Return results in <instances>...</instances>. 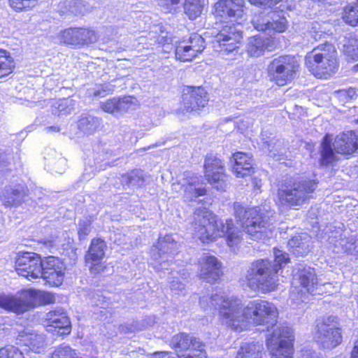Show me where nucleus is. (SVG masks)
<instances>
[{
    "label": "nucleus",
    "instance_id": "6e6d98bb",
    "mask_svg": "<svg viewBox=\"0 0 358 358\" xmlns=\"http://www.w3.org/2000/svg\"><path fill=\"white\" fill-rule=\"evenodd\" d=\"M300 358H322V357L311 349H304L301 351Z\"/></svg>",
    "mask_w": 358,
    "mask_h": 358
},
{
    "label": "nucleus",
    "instance_id": "412c9836",
    "mask_svg": "<svg viewBox=\"0 0 358 358\" xmlns=\"http://www.w3.org/2000/svg\"><path fill=\"white\" fill-rule=\"evenodd\" d=\"M176 242L171 235L159 238L156 245L152 247L150 255L153 259L160 260L166 259L173 255L176 250Z\"/></svg>",
    "mask_w": 358,
    "mask_h": 358
},
{
    "label": "nucleus",
    "instance_id": "de8ad7c7",
    "mask_svg": "<svg viewBox=\"0 0 358 358\" xmlns=\"http://www.w3.org/2000/svg\"><path fill=\"white\" fill-rule=\"evenodd\" d=\"M157 3L164 12L173 13L178 8L180 0H157Z\"/></svg>",
    "mask_w": 358,
    "mask_h": 358
},
{
    "label": "nucleus",
    "instance_id": "09e8293b",
    "mask_svg": "<svg viewBox=\"0 0 358 358\" xmlns=\"http://www.w3.org/2000/svg\"><path fill=\"white\" fill-rule=\"evenodd\" d=\"M117 98H113L107 100L105 102L101 103V109L108 113H117Z\"/></svg>",
    "mask_w": 358,
    "mask_h": 358
},
{
    "label": "nucleus",
    "instance_id": "f8f14e48",
    "mask_svg": "<svg viewBox=\"0 0 358 358\" xmlns=\"http://www.w3.org/2000/svg\"><path fill=\"white\" fill-rule=\"evenodd\" d=\"M42 260L38 255L24 252L19 255L15 261V269L17 273L28 279L39 278Z\"/></svg>",
    "mask_w": 358,
    "mask_h": 358
},
{
    "label": "nucleus",
    "instance_id": "0eeeda50",
    "mask_svg": "<svg viewBox=\"0 0 358 358\" xmlns=\"http://www.w3.org/2000/svg\"><path fill=\"white\" fill-rule=\"evenodd\" d=\"M316 188L317 182L314 180L300 178L282 184L278 194L282 203L301 206L313 197Z\"/></svg>",
    "mask_w": 358,
    "mask_h": 358
},
{
    "label": "nucleus",
    "instance_id": "8fccbe9b",
    "mask_svg": "<svg viewBox=\"0 0 358 358\" xmlns=\"http://www.w3.org/2000/svg\"><path fill=\"white\" fill-rule=\"evenodd\" d=\"M113 91V87L110 84L101 85L98 90H95L93 92V96H105L108 93Z\"/></svg>",
    "mask_w": 358,
    "mask_h": 358
},
{
    "label": "nucleus",
    "instance_id": "1a4fd4ad",
    "mask_svg": "<svg viewBox=\"0 0 358 358\" xmlns=\"http://www.w3.org/2000/svg\"><path fill=\"white\" fill-rule=\"evenodd\" d=\"M294 336L292 328H275L266 338V345L272 358H292Z\"/></svg>",
    "mask_w": 358,
    "mask_h": 358
},
{
    "label": "nucleus",
    "instance_id": "2f4dec72",
    "mask_svg": "<svg viewBox=\"0 0 358 358\" xmlns=\"http://www.w3.org/2000/svg\"><path fill=\"white\" fill-rule=\"evenodd\" d=\"M101 119L90 115H85L80 117L78 120V129L87 135L94 134L101 124Z\"/></svg>",
    "mask_w": 358,
    "mask_h": 358
},
{
    "label": "nucleus",
    "instance_id": "4c0bfd02",
    "mask_svg": "<svg viewBox=\"0 0 358 358\" xmlns=\"http://www.w3.org/2000/svg\"><path fill=\"white\" fill-rule=\"evenodd\" d=\"M201 0H185L184 10L190 20H194L201 14Z\"/></svg>",
    "mask_w": 358,
    "mask_h": 358
},
{
    "label": "nucleus",
    "instance_id": "864d4df0",
    "mask_svg": "<svg viewBox=\"0 0 358 358\" xmlns=\"http://www.w3.org/2000/svg\"><path fill=\"white\" fill-rule=\"evenodd\" d=\"M89 264H90V270L91 273L94 275L103 273L106 268L105 266L101 262V261L93 262Z\"/></svg>",
    "mask_w": 358,
    "mask_h": 358
},
{
    "label": "nucleus",
    "instance_id": "5fc2aeb1",
    "mask_svg": "<svg viewBox=\"0 0 358 358\" xmlns=\"http://www.w3.org/2000/svg\"><path fill=\"white\" fill-rule=\"evenodd\" d=\"M170 288L172 292L178 294L185 290V285L178 280H173L171 282Z\"/></svg>",
    "mask_w": 358,
    "mask_h": 358
},
{
    "label": "nucleus",
    "instance_id": "7c9ffc66",
    "mask_svg": "<svg viewBox=\"0 0 358 358\" xmlns=\"http://www.w3.org/2000/svg\"><path fill=\"white\" fill-rule=\"evenodd\" d=\"M263 345L259 342L245 343L238 350L236 358H261Z\"/></svg>",
    "mask_w": 358,
    "mask_h": 358
},
{
    "label": "nucleus",
    "instance_id": "7ed1b4c3",
    "mask_svg": "<svg viewBox=\"0 0 358 358\" xmlns=\"http://www.w3.org/2000/svg\"><path fill=\"white\" fill-rule=\"evenodd\" d=\"M289 261L288 254L275 249L273 260L260 259L253 262L245 275L248 286L263 293L275 290L278 285V272Z\"/></svg>",
    "mask_w": 358,
    "mask_h": 358
},
{
    "label": "nucleus",
    "instance_id": "c9c22d12",
    "mask_svg": "<svg viewBox=\"0 0 358 358\" xmlns=\"http://www.w3.org/2000/svg\"><path fill=\"white\" fill-rule=\"evenodd\" d=\"M122 182L129 185L141 187L145 182L143 172L140 169L133 170L122 176Z\"/></svg>",
    "mask_w": 358,
    "mask_h": 358
},
{
    "label": "nucleus",
    "instance_id": "603ef678",
    "mask_svg": "<svg viewBox=\"0 0 358 358\" xmlns=\"http://www.w3.org/2000/svg\"><path fill=\"white\" fill-rule=\"evenodd\" d=\"M251 3L264 8H272L282 0H249Z\"/></svg>",
    "mask_w": 358,
    "mask_h": 358
},
{
    "label": "nucleus",
    "instance_id": "a18cd8bd",
    "mask_svg": "<svg viewBox=\"0 0 358 358\" xmlns=\"http://www.w3.org/2000/svg\"><path fill=\"white\" fill-rule=\"evenodd\" d=\"M37 0H9L10 6L16 11H21L27 8L34 7Z\"/></svg>",
    "mask_w": 358,
    "mask_h": 358
},
{
    "label": "nucleus",
    "instance_id": "f704fd0d",
    "mask_svg": "<svg viewBox=\"0 0 358 358\" xmlns=\"http://www.w3.org/2000/svg\"><path fill=\"white\" fill-rule=\"evenodd\" d=\"M343 52L352 60H358V39L355 37H345L343 41Z\"/></svg>",
    "mask_w": 358,
    "mask_h": 358
},
{
    "label": "nucleus",
    "instance_id": "052dcab7",
    "mask_svg": "<svg viewBox=\"0 0 358 358\" xmlns=\"http://www.w3.org/2000/svg\"><path fill=\"white\" fill-rule=\"evenodd\" d=\"M338 94L341 96V97H346L347 96V92L344 90H341V91H339L338 92Z\"/></svg>",
    "mask_w": 358,
    "mask_h": 358
},
{
    "label": "nucleus",
    "instance_id": "49530a36",
    "mask_svg": "<svg viewBox=\"0 0 358 358\" xmlns=\"http://www.w3.org/2000/svg\"><path fill=\"white\" fill-rule=\"evenodd\" d=\"M91 231V220L85 217L80 220L78 223V234L80 240L85 238V237Z\"/></svg>",
    "mask_w": 358,
    "mask_h": 358
},
{
    "label": "nucleus",
    "instance_id": "13d9d810",
    "mask_svg": "<svg viewBox=\"0 0 358 358\" xmlns=\"http://www.w3.org/2000/svg\"><path fill=\"white\" fill-rule=\"evenodd\" d=\"M75 6L79 8V10H76V13L84 15L85 13L86 9L84 8V4L83 1H76L75 2Z\"/></svg>",
    "mask_w": 358,
    "mask_h": 358
},
{
    "label": "nucleus",
    "instance_id": "cd10ccee",
    "mask_svg": "<svg viewBox=\"0 0 358 358\" xmlns=\"http://www.w3.org/2000/svg\"><path fill=\"white\" fill-rule=\"evenodd\" d=\"M106 242L101 238H93L85 255L87 264L93 262L101 261L104 255L106 249Z\"/></svg>",
    "mask_w": 358,
    "mask_h": 358
},
{
    "label": "nucleus",
    "instance_id": "c03bdc74",
    "mask_svg": "<svg viewBox=\"0 0 358 358\" xmlns=\"http://www.w3.org/2000/svg\"><path fill=\"white\" fill-rule=\"evenodd\" d=\"M206 345L202 342V345L199 348H191L189 350V352L186 355H182L179 358H207V354L205 350Z\"/></svg>",
    "mask_w": 358,
    "mask_h": 358
},
{
    "label": "nucleus",
    "instance_id": "9d476101",
    "mask_svg": "<svg viewBox=\"0 0 358 358\" xmlns=\"http://www.w3.org/2000/svg\"><path fill=\"white\" fill-rule=\"evenodd\" d=\"M315 338L323 348H334L341 343V324L336 316L324 317L316 325Z\"/></svg>",
    "mask_w": 358,
    "mask_h": 358
},
{
    "label": "nucleus",
    "instance_id": "72a5a7b5",
    "mask_svg": "<svg viewBox=\"0 0 358 358\" xmlns=\"http://www.w3.org/2000/svg\"><path fill=\"white\" fill-rule=\"evenodd\" d=\"M206 189L199 182L197 179H192L185 187V198L189 201H194L199 196L206 194Z\"/></svg>",
    "mask_w": 358,
    "mask_h": 358
},
{
    "label": "nucleus",
    "instance_id": "f03ea898",
    "mask_svg": "<svg viewBox=\"0 0 358 358\" xmlns=\"http://www.w3.org/2000/svg\"><path fill=\"white\" fill-rule=\"evenodd\" d=\"M215 15L220 20H229L223 24L219 33L213 41V48L215 51L227 55L238 48L243 36L239 29L240 22L235 24L245 15L244 0H220L215 4Z\"/></svg>",
    "mask_w": 358,
    "mask_h": 358
},
{
    "label": "nucleus",
    "instance_id": "b1692460",
    "mask_svg": "<svg viewBox=\"0 0 358 358\" xmlns=\"http://www.w3.org/2000/svg\"><path fill=\"white\" fill-rule=\"evenodd\" d=\"M319 152L320 155L319 162L322 166H329L339 159L332 143V136L329 134L324 136L319 148Z\"/></svg>",
    "mask_w": 358,
    "mask_h": 358
},
{
    "label": "nucleus",
    "instance_id": "f257e3e1",
    "mask_svg": "<svg viewBox=\"0 0 358 358\" xmlns=\"http://www.w3.org/2000/svg\"><path fill=\"white\" fill-rule=\"evenodd\" d=\"M199 303L201 306L208 303L218 310L222 322L236 331L246 329L248 324L264 326L267 329L277 323L278 310L267 301L255 300L250 301L243 309L241 301L222 291H217L208 296H203Z\"/></svg>",
    "mask_w": 358,
    "mask_h": 358
},
{
    "label": "nucleus",
    "instance_id": "a211bd4d",
    "mask_svg": "<svg viewBox=\"0 0 358 358\" xmlns=\"http://www.w3.org/2000/svg\"><path fill=\"white\" fill-rule=\"evenodd\" d=\"M338 154L350 155L358 149V130H350L338 134L333 143Z\"/></svg>",
    "mask_w": 358,
    "mask_h": 358
},
{
    "label": "nucleus",
    "instance_id": "9b49d317",
    "mask_svg": "<svg viewBox=\"0 0 358 358\" xmlns=\"http://www.w3.org/2000/svg\"><path fill=\"white\" fill-rule=\"evenodd\" d=\"M31 292L22 290L15 295L0 294V308L21 314L33 308L34 298Z\"/></svg>",
    "mask_w": 358,
    "mask_h": 358
},
{
    "label": "nucleus",
    "instance_id": "39448f33",
    "mask_svg": "<svg viewBox=\"0 0 358 358\" xmlns=\"http://www.w3.org/2000/svg\"><path fill=\"white\" fill-rule=\"evenodd\" d=\"M305 65L308 71L319 78H327L338 69L337 51L329 43L320 44L307 53Z\"/></svg>",
    "mask_w": 358,
    "mask_h": 358
},
{
    "label": "nucleus",
    "instance_id": "bf43d9fd",
    "mask_svg": "<svg viewBox=\"0 0 358 358\" xmlns=\"http://www.w3.org/2000/svg\"><path fill=\"white\" fill-rule=\"evenodd\" d=\"M45 129L47 130L48 132L59 131V128L57 127H55V126L48 127L45 128Z\"/></svg>",
    "mask_w": 358,
    "mask_h": 358
},
{
    "label": "nucleus",
    "instance_id": "20e7f679",
    "mask_svg": "<svg viewBox=\"0 0 358 358\" xmlns=\"http://www.w3.org/2000/svg\"><path fill=\"white\" fill-rule=\"evenodd\" d=\"M194 230L203 242L213 241L217 237L226 236L227 244L232 247L241 241L243 234L234 227L233 220H217L212 212L206 208H199L194 213Z\"/></svg>",
    "mask_w": 358,
    "mask_h": 358
},
{
    "label": "nucleus",
    "instance_id": "0e129e2a",
    "mask_svg": "<svg viewBox=\"0 0 358 358\" xmlns=\"http://www.w3.org/2000/svg\"><path fill=\"white\" fill-rule=\"evenodd\" d=\"M356 68H358V64L355 66Z\"/></svg>",
    "mask_w": 358,
    "mask_h": 358
},
{
    "label": "nucleus",
    "instance_id": "393cba45",
    "mask_svg": "<svg viewBox=\"0 0 358 358\" xmlns=\"http://www.w3.org/2000/svg\"><path fill=\"white\" fill-rule=\"evenodd\" d=\"M235 164L233 171L238 178L250 176L253 167V159L245 153L236 152L234 155Z\"/></svg>",
    "mask_w": 358,
    "mask_h": 358
},
{
    "label": "nucleus",
    "instance_id": "4d7b16f0",
    "mask_svg": "<svg viewBox=\"0 0 358 358\" xmlns=\"http://www.w3.org/2000/svg\"><path fill=\"white\" fill-rule=\"evenodd\" d=\"M154 358H172V353L170 352H157L153 355Z\"/></svg>",
    "mask_w": 358,
    "mask_h": 358
},
{
    "label": "nucleus",
    "instance_id": "a878e982",
    "mask_svg": "<svg viewBox=\"0 0 358 358\" xmlns=\"http://www.w3.org/2000/svg\"><path fill=\"white\" fill-rule=\"evenodd\" d=\"M17 340L35 352H40L45 345L43 334L27 333L25 331L19 333Z\"/></svg>",
    "mask_w": 358,
    "mask_h": 358
},
{
    "label": "nucleus",
    "instance_id": "c85d7f7f",
    "mask_svg": "<svg viewBox=\"0 0 358 358\" xmlns=\"http://www.w3.org/2000/svg\"><path fill=\"white\" fill-rule=\"evenodd\" d=\"M25 195L26 192L23 187H13L9 186L5 187L2 199L5 206L8 207L16 206L21 203Z\"/></svg>",
    "mask_w": 358,
    "mask_h": 358
},
{
    "label": "nucleus",
    "instance_id": "ea45409f",
    "mask_svg": "<svg viewBox=\"0 0 358 358\" xmlns=\"http://www.w3.org/2000/svg\"><path fill=\"white\" fill-rule=\"evenodd\" d=\"M27 292H31V295H33L32 296L34 298V302L33 303V308L41 303L49 304L55 301V296L50 293L41 292L35 289H27Z\"/></svg>",
    "mask_w": 358,
    "mask_h": 358
},
{
    "label": "nucleus",
    "instance_id": "58836bf2",
    "mask_svg": "<svg viewBox=\"0 0 358 358\" xmlns=\"http://www.w3.org/2000/svg\"><path fill=\"white\" fill-rule=\"evenodd\" d=\"M264 149H266L273 157L282 156L286 152L285 148L282 146V143L278 139H269L268 141H264Z\"/></svg>",
    "mask_w": 358,
    "mask_h": 358
},
{
    "label": "nucleus",
    "instance_id": "ddd939ff",
    "mask_svg": "<svg viewBox=\"0 0 358 358\" xmlns=\"http://www.w3.org/2000/svg\"><path fill=\"white\" fill-rule=\"evenodd\" d=\"M39 277L52 286H59L64 280L65 267L64 264L55 257H46L42 260Z\"/></svg>",
    "mask_w": 358,
    "mask_h": 358
},
{
    "label": "nucleus",
    "instance_id": "6ab92c4d",
    "mask_svg": "<svg viewBox=\"0 0 358 358\" xmlns=\"http://www.w3.org/2000/svg\"><path fill=\"white\" fill-rule=\"evenodd\" d=\"M294 276V280H297L307 292L313 295L320 294L321 283L319 282L313 268L300 267Z\"/></svg>",
    "mask_w": 358,
    "mask_h": 358
},
{
    "label": "nucleus",
    "instance_id": "3c124183",
    "mask_svg": "<svg viewBox=\"0 0 358 358\" xmlns=\"http://www.w3.org/2000/svg\"><path fill=\"white\" fill-rule=\"evenodd\" d=\"M71 99H65L60 101L58 105V110L62 115H66L69 113L73 107L71 106Z\"/></svg>",
    "mask_w": 358,
    "mask_h": 358
},
{
    "label": "nucleus",
    "instance_id": "79ce46f5",
    "mask_svg": "<svg viewBox=\"0 0 358 358\" xmlns=\"http://www.w3.org/2000/svg\"><path fill=\"white\" fill-rule=\"evenodd\" d=\"M22 353L13 345H7L0 349V358H22Z\"/></svg>",
    "mask_w": 358,
    "mask_h": 358
},
{
    "label": "nucleus",
    "instance_id": "4be33fe9",
    "mask_svg": "<svg viewBox=\"0 0 358 358\" xmlns=\"http://www.w3.org/2000/svg\"><path fill=\"white\" fill-rule=\"evenodd\" d=\"M170 345L177 353H180L193 347L199 348L202 345V341L189 334L179 333L172 337Z\"/></svg>",
    "mask_w": 358,
    "mask_h": 358
},
{
    "label": "nucleus",
    "instance_id": "bb28decb",
    "mask_svg": "<svg viewBox=\"0 0 358 358\" xmlns=\"http://www.w3.org/2000/svg\"><path fill=\"white\" fill-rule=\"evenodd\" d=\"M310 237L306 234H298L293 236L289 241L288 245L296 256H304L310 250Z\"/></svg>",
    "mask_w": 358,
    "mask_h": 358
},
{
    "label": "nucleus",
    "instance_id": "aec40b11",
    "mask_svg": "<svg viewBox=\"0 0 358 358\" xmlns=\"http://www.w3.org/2000/svg\"><path fill=\"white\" fill-rule=\"evenodd\" d=\"M203 261L200 278L209 283L215 282L222 274L221 263L215 257L211 255L203 256Z\"/></svg>",
    "mask_w": 358,
    "mask_h": 358
},
{
    "label": "nucleus",
    "instance_id": "37998d69",
    "mask_svg": "<svg viewBox=\"0 0 358 358\" xmlns=\"http://www.w3.org/2000/svg\"><path fill=\"white\" fill-rule=\"evenodd\" d=\"M134 98L131 96H124L117 98V113L127 112L134 105Z\"/></svg>",
    "mask_w": 358,
    "mask_h": 358
},
{
    "label": "nucleus",
    "instance_id": "473e14b6",
    "mask_svg": "<svg viewBox=\"0 0 358 358\" xmlns=\"http://www.w3.org/2000/svg\"><path fill=\"white\" fill-rule=\"evenodd\" d=\"M198 55L196 50L191 48L185 41L180 42L176 48V57L182 62L192 61Z\"/></svg>",
    "mask_w": 358,
    "mask_h": 358
},
{
    "label": "nucleus",
    "instance_id": "6e6552de",
    "mask_svg": "<svg viewBox=\"0 0 358 358\" xmlns=\"http://www.w3.org/2000/svg\"><path fill=\"white\" fill-rule=\"evenodd\" d=\"M299 63L294 56L286 55L273 59L268 66L270 80L283 86L292 80L299 71Z\"/></svg>",
    "mask_w": 358,
    "mask_h": 358
},
{
    "label": "nucleus",
    "instance_id": "e433bc0d",
    "mask_svg": "<svg viewBox=\"0 0 358 358\" xmlns=\"http://www.w3.org/2000/svg\"><path fill=\"white\" fill-rule=\"evenodd\" d=\"M13 68L14 62L9 53L3 49H0V78L9 75Z\"/></svg>",
    "mask_w": 358,
    "mask_h": 358
},
{
    "label": "nucleus",
    "instance_id": "680f3d73",
    "mask_svg": "<svg viewBox=\"0 0 358 358\" xmlns=\"http://www.w3.org/2000/svg\"><path fill=\"white\" fill-rule=\"evenodd\" d=\"M167 264H168L167 262L162 261L159 264L160 268L161 269H165V268L167 269V268H166V266H165Z\"/></svg>",
    "mask_w": 358,
    "mask_h": 358
},
{
    "label": "nucleus",
    "instance_id": "f3484780",
    "mask_svg": "<svg viewBox=\"0 0 358 358\" xmlns=\"http://www.w3.org/2000/svg\"><path fill=\"white\" fill-rule=\"evenodd\" d=\"M208 99L207 92L201 87H191L182 95L183 110L187 113L196 111L206 106Z\"/></svg>",
    "mask_w": 358,
    "mask_h": 358
},
{
    "label": "nucleus",
    "instance_id": "423d86ee",
    "mask_svg": "<svg viewBox=\"0 0 358 358\" xmlns=\"http://www.w3.org/2000/svg\"><path fill=\"white\" fill-rule=\"evenodd\" d=\"M234 215L241 223L243 231L255 241L262 239L271 224L268 213L259 208H247L240 203L234 204Z\"/></svg>",
    "mask_w": 358,
    "mask_h": 358
},
{
    "label": "nucleus",
    "instance_id": "e2e57ef3",
    "mask_svg": "<svg viewBox=\"0 0 358 358\" xmlns=\"http://www.w3.org/2000/svg\"><path fill=\"white\" fill-rule=\"evenodd\" d=\"M357 244H358V242H355V245H356L355 248L358 247Z\"/></svg>",
    "mask_w": 358,
    "mask_h": 358
},
{
    "label": "nucleus",
    "instance_id": "69168bd1",
    "mask_svg": "<svg viewBox=\"0 0 358 358\" xmlns=\"http://www.w3.org/2000/svg\"><path fill=\"white\" fill-rule=\"evenodd\" d=\"M357 252H358V249H357Z\"/></svg>",
    "mask_w": 358,
    "mask_h": 358
},
{
    "label": "nucleus",
    "instance_id": "4468645a",
    "mask_svg": "<svg viewBox=\"0 0 358 358\" xmlns=\"http://www.w3.org/2000/svg\"><path fill=\"white\" fill-rule=\"evenodd\" d=\"M59 41L69 45H88L97 41L95 31L86 28H69L59 34Z\"/></svg>",
    "mask_w": 358,
    "mask_h": 358
},
{
    "label": "nucleus",
    "instance_id": "5701e85b",
    "mask_svg": "<svg viewBox=\"0 0 358 358\" xmlns=\"http://www.w3.org/2000/svg\"><path fill=\"white\" fill-rule=\"evenodd\" d=\"M268 18L263 24H257L255 28L261 31H268L271 34V31L275 32H283L287 29V20L281 12L272 11L268 14Z\"/></svg>",
    "mask_w": 358,
    "mask_h": 358
},
{
    "label": "nucleus",
    "instance_id": "a19ab883",
    "mask_svg": "<svg viewBox=\"0 0 358 358\" xmlns=\"http://www.w3.org/2000/svg\"><path fill=\"white\" fill-rule=\"evenodd\" d=\"M191 48L196 50V52L201 53L205 49V41L204 39L197 34H192L188 41H185Z\"/></svg>",
    "mask_w": 358,
    "mask_h": 358
},
{
    "label": "nucleus",
    "instance_id": "c756f323",
    "mask_svg": "<svg viewBox=\"0 0 358 358\" xmlns=\"http://www.w3.org/2000/svg\"><path fill=\"white\" fill-rule=\"evenodd\" d=\"M270 40L264 36L258 35L251 37L247 45V52L252 57H259L268 49Z\"/></svg>",
    "mask_w": 358,
    "mask_h": 358
},
{
    "label": "nucleus",
    "instance_id": "dca6fc26",
    "mask_svg": "<svg viewBox=\"0 0 358 358\" xmlns=\"http://www.w3.org/2000/svg\"><path fill=\"white\" fill-rule=\"evenodd\" d=\"M45 326L47 331L57 335L70 334L71 322L63 309L48 312L45 315Z\"/></svg>",
    "mask_w": 358,
    "mask_h": 358
},
{
    "label": "nucleus",
    "instance_id": "2eb2a0df",
    "mask_svg": "<svg viewBox=\"0 0 358 358\" xmlns=\"http://www.w3.org/2000/svg\"><path fill=\"white\" fill-rule=\"evenodd\" d=\"M205 176L207 180L217 190H224V167L221 159L213 154L206 155L204 163Z\"/></svg>",
    "mask_w": 358,
    "mask_h": 358
}]
</instances>
